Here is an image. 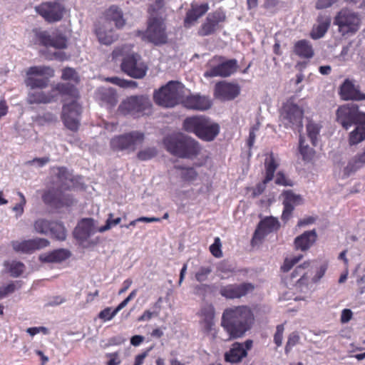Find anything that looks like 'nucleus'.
Listing matches in <instances>:
<instances>
[{"label": "nucleus", "instance_id": "nucleus-59", "mask_svg": "<svg viewBox=\"0 0 365 365\" xmlns=\"http://www.w3.org/2000/svg\"><path fill=\"white\" fill-rule=\"evenodd\" d=\"M116 312L111 307H106L98 314V318L103 322L111 320L115 315Z\"/></svg>", "mask_w": 365, "mask_h": 365}, {"label": "nucleus", "instance_id": "nucleus-53", "mask_svg": "<svg viewBox=\"0 0 365 365\" xmlns=\"http://www.w3.org/2000/svg\"><path fill=\"white\" fill-rule=\"evenodd\" d=\"M303 257L302 255L294 256L292 258H286L284 261L283 265L281 267V269L284 272H289L293 266L298 263Z\"/></svg>", "mask_w": 365, "mask_h": 365}, {"label": "nucleus", "instance_id": "nucleus-62", "mask_svg": "<svg viewBox=\"0 0 365 365\" xmlns=\"http://www.w3.org/2000/svg\"><path fill=\"white\" fill-rule=\"evenodd\" d=\"M228 272V263L226 261H222L217 264V273L222 279L226 278L225 276Z\"/></svg>", "mask_w": 365, "mask_h": 365}, {"label": "nucleus", "instance_id": "nucleus-1", "mask_svg": "<svg viewBox=\"0 0 365 365\" xmlns=\"http://www.w3.org/2000/svg\"><path fill=\"white\" fill-rule=\"evenodd\" d=\"M133 46L124 44L116 47L112 52L113 59L123 57L120 64L121 70L128 76L137 79H141L146 75L148 66L142 60L140 55L130 53Z\"/></svg>", "mask_w": 365, "mask_h": 365}, {"label": "nucleus", "instance_id": "nucleus-54", "mask_svg": "<svg viewBox=\"0 0 365 365\" xmlns=\"http://www.w3.org/2000/svg\"><path fill=\"white\" fill-rule=\"evenodd\" d=\"M113 215L112 213H110L108 215V217L106 222V225L99 227L98 231L100 232H103L106 230H110L112 227L115 226L120 222V221H121L120 217H117L115 219H113Z\"/></svg>", "mask_w": 365, "mask_h": 365}, {"label": "nucleus", "instance_id": "nucleus-17", "mask_svg": "<svg viewBox=\"0 0 365 365\" xmlns=\"http://www.w3.org/2000/svg\"><path fill=\"white\" fill-rule=\"evenodd\" d=\"M13 249L17 252L31 254L34 252L45 248L49 245V241L44 238H35L32 240L12 241Z\"/></svg>", "mask_w": 365, "mask_h": 365}, {"label": "nucleus", "instance_id": "nucleus-3", "mask_svg": "<svg viewBox=\"0 0 365 365\" xmlns=\"http://www.w3.org/2000/svg\"><path fill=\"white\" fill-rule=\"evenodd\" d=\"M163 144L168 152L180 158L193 159L202 149L197 140L181 133L165 137Z\"/></svg>", "mask_w": 365, "mask_h": 365}, {"label": "nucleus", "instance_id": "nucleus-24", "mask_svg": "<svg viewBox=\"0 0 365 365\" xmlns=\"http://www.w3.org/2000/svg\"><path fill=\"white\" fill-rule=\"evenodd\" d=\"M54 93H57L58 96H61L64 98V101H76L80 98L79 91L77 88L69 83H58L52 88Z\"/></svg>", "mask_w": 365, "mask_h": 365}, {"label": "nucleus", "instance_id": "nucleus-44", "mask_svg": "<svg viewBox=\"0 0 365 365\" xmlns=\"http://www.w3.org/2000/svg\"><path fill=\"white\" fill-rule=\"evenodd\" d=\"M321 126L315 123L309 122L307 125V131L313 145H317V137L319 134Z\"/></svg>", "mask_w": 365, "mask_h": 365}, {"label": "nucleus", "instance_id": "nucleus-39", "mask_svg": "<svg viewBox=\"0 0 365 365\" xmlns=\"http://www.w3.org/2000/svg\"><path fill=\"white\" fill-rule=\"evenodd\" d=\"M100 99L108 109L115 106L118 102V96L113 89H105L100 93Z\"/></svg>", "mask_w": 365, "mask_h": 365}, {"label": "nucleus", "instance_id": "nucleus-2", "mask_svg": "<svg viewBox=\"0 0 365 365\" xmlns=\"http://www.w3.org/2000/svg\"><path fill=\"white\" fill-rule=\"evenodd\" d=\"M161 10L153 6L149 7L150 17L147 21V29L145 31H136V36L141 37L142 40L152 43L155 46L165 44L168 42L165 18L159 16L161 14Z\"/></svg>", "mask_w": 365, "mask_h": 365}, {"label": "nucleus", "instance_id": "nucleus-16", "mask_svg": "<svg viewBox=\"0 0 365 365\" xmlns=\"http://www.w3.org/2000/svg\"><path fill=\"white\" fill-rule=\"evenodd\" d=\"M278 166V163L272 155L269 159H266L264 162L265 176L264 180L262 182L257 184L255 187L250 188L252 197H256L263 193L266 189L267 184L274 178V173Z\"/></svg>", "mask_w": 365, "mask_h": 365}, {"label": "nucleus", "instance_id": "nucleus-19", "mask_svg": "<svg viewBox=\"0 0 365 365\" xmlns=\"http://www.w3.org/2000/svg\"><path fill=\"white\" fill-rule=\"evenodd\" d=\"M36 37L40 44L46 47H53L58 49H63L67 47V39L62 34L51 36L48 32L43 31L36 32Z\"/></svg>", "mask_w": 365, "mask_h": 365}, {"label": "nucleus", "instance_id": "nucleus-21", "mask_svg": "<svg viewBox=\"0 0 365 365\" xmlns=\"http://www.w3.org/2000/svg\"><path fill=\"white\" fill-rule=\"evenodd\" d=\"M339 94L341 98L346 101L365 100V93H361L359 86H356L349 79H346L341 84Z\"/></svg>", "mask_w": 365, "mask_h": 365}, {"label": "nucleus", "instance_id": "nucleus-8", "mask_svg": "<svg viewBox=\"0 0 365 365\" xmlns=\"http://www.w3.org/2000/svg\"><path fill=\"white\" fill-rule=\"evenodd\" d=\"M53 76L54 70L50 66H31L26 71L25 84L32 89H43L48 86L49 78Z\"/></svg>", "mask_w": 365, "mask_h": 365}, {"label": "nucleus", "instance_id": "nucleus-18", "mask_svg": "<svg viewBox=\"0 0 365 365\" xmlns=\"http://www.w3.org/2000/svg\"><path fill=\"white\" fill-rule=\"evenodd\" d=\"M278 220L273 217H266L259 222L252 239V245L259 243L264 237L279 227Z\"/></svg>", "mask_w": 365, "mask_h": 365}, {"label": "nucleus", "instance_id": "nucleus-6", "mask_svg": "<svg viewBox=\"0 0 365 365\" xmlns=\"http://www.w3.org/2000/svg\"><path fill=\"white\" fill-rule=\"evenodd\" d=\"M152 108V103L145 95L130 96L124 99L118 106V113L123 115L134 118L148 114Z\"/></svg>", "mask_w": 365, "mask_h": 365}, {"label": "nucleus", "instance_id": "nucleus-50", "mask_svg": "<svg viewBox=\"0 0 365 365\" xmlns=\"http://www.w3.org/2000/svg\"><path fill=\"white\" fill-rule=\"evenodd\" d=\"M283 195L284 197L283 205H289L294 207V205H299L302 201L300 195L294 194L292 190L284 191Z\"/></svg>", "mask_w": 365, "mask_h": 365}, {"label": "nucleus", "instance_id": "nucleus-38", "mask_svg": "<svg viewBox=\"0 0 365 365\" xmlns=\"http://www.w3.org/2000/svg\"><path fill=\"white\" fill-rule=\"evenodd\" d=\"M200 316L203 317L205 329L206 331H210L213 325L215 317V308L212 304H207L200 309Z\"/></svg>", "mask_w": 365, "mask_h": 365}, {"label": "nucleus", "instance_id": "nucleus-4", "mask_svg": "<svg viewBox=\"0 0 365 365\" xmlns=\"http://www.w3.org/2000/svg\"><path fill=\"white\" fill-rule=\"evenodd\" d=\"M182 129L194 133L198 138L205 141H212L218 135L220 126L209 118L195 115L186 118L182 123Z\"/></svg>", "mask_w": 365, "mask_h": 365}, {"label": "nucleus", "instance_id": "nucleus-26", "mask_svg": "<svg viewBox=\"0 0 365 365\" xmlns=\"http://www.w3.org/2000/svg\"><path fill=\"white\" fill-rule=\"evenodd\" d=\"M104 23L108 26L110 22H113L118 29H122L125 24V19L123 18L122 10L117 6H110L103 13Z\"/></svg>", "mask_w": 365, "mask_h": 365}, {"label": "nucleus", "instance_id": "nucleus-46", "mask_svg": "<svg viewBox=\"0 0 365 365\" xmlns=\"http://www.w3.org/2000/svg\"><path fill=\"white\" fill-rule=\"evenodd\" d=\"M158 154V150L155 147H148L140 150L137 153V158L139 160L146 161L153 159Z\"/></svg>", "mask_w": 365, "mask_h": 365}, {"label": "nucleus", "instance_id": "nucleus-64", "mask_svg": "<svg viewBox=\"0 0 365 365\" xmlns=\"http://www.w3.org/2000/svg\"><path fill=\"white\" fill-rule=\"evenodd\" d=\"M284 205V210H283V212L282 214V220L284 222H287L291 217L294 207L293 205Z\"/></svg>", "mask_w": 365, "mask_h": 365}, {"label": "nucleus", "instance_id": "nucleus-27", "mask_svg": "<svg viewBox=\"0 0 365 365\" xmlns=\"http://www.w3.org/2000/svg\"><path fill=\"white\" fill-rule=\"evenodd\" d=\"M208 9L207 4H202L200 5L192 4L190 9L186 13V16L184 19V26L185 28L192 26L199 18L207 11Z\"/></svg>", "mask_w": 365, "mask_h": 365}, {"label": "nucleus", "instance_id": "nucleus-13", "mask_svg": "<svg viewBox=\"0 0 365 365\" xmlns=\"http://www.w3.org/2000/svg\"><path fill=\"white\" fill-rule=\"evenodd\" d=\"M36 11L45 21L53 23L63 19L65 13V6L62 3V0L46 1L37 6Z\"/></svg>", "mask_w": 365, "mask_h": 365}, {"label": "nucleus", "instance_id": "nucleus-29", "mask_svg": "<svg viewBox=\"0 0 365 365\" xmlns=\"http://www.w3.org/2000/svg\"><path fill=\"white\" fill-rule=\"evenodd\" d=\"M71 252L66 249H57L39 255V260L43 263H61L71 257Z\"/></svg>", "mask_w": 365, "mask_h": 365}, {"label": "nucleus", "instance_id": "nucleus-55", "mask_svg": "<svg viewBox=\"0 0 365 365\" xmlns=\"http://www.w3.org/2000/svg\"><path fill=\"white\" fill-rule=\"evenodd\" d=\"M108 81L122 88L134 87L137 86V83L135 81L123 80L118 77L109 78H108Z\"/></svg>", "mask_w": 365, "mask_h": 365}, {"label": "nucleus", "instance_id": "nucleus-45", "mask_svg": "<svg viewBox=\"0 0 365 365\" xmlns=\"http://www.w3.org/2000/svg\"><path fill=\"white\" fill-rule=\"evenodd\" d=\"M53 221L45 219H38L35 221L34 227L36 232L40 234H47L51 230Z\"/></svg>", "mask_w": 365, "mask_h": 365}, {"label": "nucleus", "instance_id": "nucleus-37", "mask_svg": "<svg viewBox=\"0 0 365 365\" xmlns=\"http://www.w3.org/2000/svg\"><path fill=\"white\" fill-rule=\"evenodd\" d=\"M355 128L349 135V143L355 145L365 140V120L355 124Z\"/></svg>", "mask_w": 365, "mask_h": 365}, {"label": "nucleus", "instance_id": "nucleus-10", "mask_svg": "<svg viewBox=\"0 0 365 365\" xmlns=\"http://www.w3.org/2000/svg\"><path fill=\"white\" fill-rule=\"evenodd\" d=\"M336 121L345 129L364 120V113L359 110V106L354 103L341 106L336 110Z\"/></svg>", "mask_w": 365, "mask_h": 365}, {"label": "nucleus", "instance_id": "nucleus-7", "mask_svg": "<svg viewBox=\"0 0 365 365\" xmlns=\"http://www.w3.org/2000/svg\"><path fill=\"white\" fill-rule=\"evenodd\" d=\"M182 86L178 81H169L158 91H155L153 99L156 104L165 107L173 108L176 106L180 98Z\"/></svg>", "mask_w": 365, "mask_h": 365}, {"label": "nucleus", "instance_id": "nucleus-34", "mask_svg": "<svg viewBox=\"0 0 365 365\" xmlns=\"http://www.w3.org/2000/svg\"><path fill=\"white\" fill-rule=\"evenodd\" d=\"M312 274L310 269V262H304L302 264H300L295 267L294 271L291 274V278L295 279L298 277L297 283L300 287L302 285H307L310 275Z\"/></svg>", "mask_w": 365, "mask_h": 365}, {"label": "nucleus", "instance_id": "nucleus-51", "mask_svg": "<svg viewBox=\"0 0 365 365\" xmlns=\"http://www.w3.org/2000/svg\"><path fill=\"white\" fill-rule=\"evenodd\" d=\"M212 269L210 266H202L195 273V279L197 282H202L206 281L208 276L211 274Z\"/></svg>", "mask_w": 365, "mask_h": 365}, {"label": "nucleus", "instance_id": "nucleus-14", "mask_svg": "<svg viewBox=\"0 0 365 365\" xmlns=\"http://www.w3.org/2000/svg\"><path fill=\"white\" fill-rule=\"evenodd\" d=\"M43 202L48 206L55 209L71 207L74 202L73 196L65 193L60 189H48L42 195Z\"/></svg>", "mask_w": 365, "mask_h": 365}, {"label": "nucleus", "instance_id": "nucleus-48", "mask_svg": "<svg viewBox=\"0 0 365 365\" xmlns=\"http://www.w3.org/2000/svg\"><path fill=\"white\" fill-rule=\"evenodd\" d=\"M21 287V282H11L6 286L0 287V299L6 297L7 295L12 294L16 289H19Z\"/></svg>", "mask_w": 365, "mask_h": 365}, {"label": "nucleus", "instance_id": "nucleus-35", "mask_svg": "<svg viewBox=\"0 0 365 365\" xmlns=\"http://www.w3.org/2000/svg\"><path fill=\"white\" fill-rule=\"evenodd\" d=\"M255 285L250 282L230 284V299H239L254 292Z\"/></svg>", "mask_w": 365, "mask_h": 365}, {"label": "nucleus", "instance_id": "nucleus-57", "mask_svg": "<svg viewBox=\"0 0 365 365\" xmlns=\"http://www.w3.org/2000/svg\"><path fill=\"white\" fill-rule=\"evenodd\" d=\"M275 183L282 186H293V182L287 178L283 172L279 171L276 175Z\"/></svg>", "mask_w": 365, "mask_h": 365}, {"label": "nucleus", "instance_id": "nucleus-42", "mask_svg": "<svg viewBox=\"0 0 365 365\" xmlns=\"http://www.w3.org/2000/svg\"><path fill=\"white\" fill-rule=\"evenodd\" d=\"M214 96L220 100L228 99V83L225 81L217 83L215 86Z\"/></svg>", "mask_w": 365, "mask_h": 365}, {"label": "nucleus", "instance_id": "nucleus-9", "mask_svg": "<svg viewBox=\"0 0 365 365\" xmlns=\"http://www.w3.org/2000/svg\"><path fill=\"white\" fill-rule=\"evenodd\" d=\"M145 135L140 131H131L113 137L110 142V148L114 151L128 150L133 152L138 145L142 144Z\"/></svg>", "mask_w": 365, "mask_h": 365}, {"label": "nucleus", "instance_id": "nucleus-58", "mask_svg": "<svg viewBox=\"0 0 365 365\" xmlns=\"http://www.w3.org/2000/svg\"><path fill=\"white\" fill-rule=\"evenodd\" d=\"M284 331V324H281L277 326L276 332L274 335V342L277 347L282 344L283 334Z\"/></svg>", "mask_w": 365, "mask_h": 365}, {"label": "nucleus", "instance_id": "nucleus-28", "mask_svg": "<svg viewBox=\"0 0 365 365\" xmlns=\"http://www.w3.org/2000/svg\"><path fill=\"white\" fill-rule=\"evenodd\" d=\"M58 99L57 93L51 88L48 92L34 91L30 92L27 97L29 104H47L56 101Z\"/></svg>", "mask_w": 365, "mask_h": 365}, {"label": "nucleus", "instance_id": "nucleus-52", "mask_svg": "<svg viewBox=\"0 0 365 365\" xmlns=\"http://www.w3.org/2000/svg\"><path fill=\"white\" fill-rule=\"evenodd\" d=\"M299 152L304 160H310L314 155V150L308 145H304V140L299 139Z\"/></svg>", "mask_w": 365, "mask_h": 365}, {"label": "nucleus", "instance_id": "nucleus-33", "mask_svg": "<svg viewBox=\"0 0 365 365\" xmlns=\"http://www.w3.org/2000/svg\"><path fill=\"white\" fill-rule=\"evenodd\" d=\"M217 60L218 58L215 57L209 62L210 68L205 72V77L212 78L228 76V61H225L215 65V63Z\"/></svg>", "mask_w": 365, "mask_h": 365}, {"label": "nucleus", "instance_id": "nucleus-31", "mask_svg": "<svg viewBox=\"0 0 365 365\" xmlns=\"http://www.w3.org/2000/svg\"><path fill=\"white\" fill-rule=\"evenodd\" d=\"M317 25L314 26L311 32L310 37L317 40L324 36L331 24V18L329 16L319 15L317 19Z\"/></svg>", "mask_w": 365, "mask_h": 365}, {"label": "nucleus", "instance_id": "nucleus-61", "mask_svg": "<svg viewBox=\"0 0 365 365\" xmlns=\"http://www.w3.org/2000/svg\"><path fill=\"white\" fill-rule=\"evenodd\" d=\"M337 1L338 0H317L315 4V8L318 10L327 9Z\"/></svg>", "mask_w": 365, "mask_h": 365}, {"label": "nucleus", "instance_id": "nucleus-23", "mask_svg": "<svg viewBox=\"0 0 365 365\" xmlns=\"http://www.w3.org/2000/svg\"><path fill=\"white\" fill-rule=\"evenodd\" d=\"M253 341L246 340L244 343L235 342L230 349V363H238L247 356V351L252 347Z\"/></svg>", "mask_w": 365, "mask_h": 365}, {"label": "nucleus", "instance_id": "nucleus-36", "mask_svg": "<svg viewBox=\"0 0 365 365\" xmlns=\"http://www.w3.org/2000/svg\"><path fill=\"white\" fill-rule=\"evenodd\" d=\"M294 52L302 58H311L314 54L312 44L305 39L299 40L295 43Z\"/></svg>", "mask_w": 365, "mask_h": 365}, {"label": "nucleus", "instance_id": "nucleus-25", "mask_svg": "<svg viewBox=\"0 0 365 365\" xmlns=\"http://www.w3.org/2000/svg\"><path fill=\"white\" fill-rule=\"evenodd\" d=\"M317 240V234L315 230L305 231L294 239V249L302 252L307 251L314 245Z\"/></svg>", "mask_w": 365, "mask_h": 365}, {"label": "nucleus", "instance_id": "nucleus-43", "mask_svg": "<svg viewBox=\"0 0 365 365\" xmlns=\"http://www.w3.org/2000/svg\"><path fill=\"white\" fill-rule=\"evenodd\" d=\"M174 168L182 170L181 178L184 181H192L195 180L197 176V173L193 168H185L182 165H175Z\"/></svg>", "mask_w": 365, "mask_h": 365}, {"label": "nucleus", "instance_id": "nucleus-47", "mask_svg": "<svg viewBox=\"0 0 365 365\" xmlns=\"http://www.w3.org/2000/svg\"><path fill=\"white\" fill-rule=\"evenodd\" d=\"M58 173L56 174V178L58 181L61 183V186L63 187L66 182H73V178L72 174L69 172V170L66 167H58L57 168Z\"/></svg>", "mask_w": 365, "mask_h": 365}, {"label": "nucleus", "instance_id": "nucleus-30", "mask_svg": "<svg viewBox=\"0 0 365 365\" xmlns=\"http://www.w3.org/2000/svg\"><path fill=\"white\" fill-rule=\"evenodd\" d=\"M225 19V16L222 15L220 12H214L209 14L206 19L205 22L201 26L198 31L200 36H208L212 34L218 24Z\"/></svg>", "mask_w": 365, "mask_h": 365}, {"label": "nucleus", "instance_id": "nucleus-12", "mask_svg": "<svg viewBox=\"0 0 365 365\" xmlns=\"http://www.w3.org/2000/svg\"><path fill=\"white\" fill-rule=\"evenodd\" d=\"M304 110L297 104L288 101L282 108L281 118L285 128H302Z\"/></svg>", "mask_w": 365, "mask_h": 365}, {"label": "nucleus", "instance_id": "nucleus-11", "mask_svg": "<svg viewBox=\"0 0 365 365\" xmlns=\"http://www.w3.org/2000/svg\"><path fill=\"white\" fill-rule=\"evenodd\" d=\"M82 106L76 101L65 103L61 114L64 126L73 132H77L81 125Z\"/></svg>", "mask_w": 365, "mask_h": 365}, {"label": "nucleus", "instance_id": "nucleus-49", "mask_svg": "<svg viewBox=\"0 0 365 365\" xmlns=\"http://www.w3.org/2000/svg\"><path fill=\"white\" fill-rule=\"evenodd\" d=\"M61 79L63 81H73L76 83L80 82V77L73 68L66 67L62 70Z\"/></svg>", "mask_w": 365, "mask_h": 365}, {"label": "nucleus", "instance_id": "nucleus-40", "mask_svg": "<svg viewBox=\"0 0 365 365\" xmlns=\"http://www.w3.org/2000/svg\"><path fill=\"white\" fill-rule=\"evenodd\" d=\"M4 266L8 269L10 275L13 277L21 276L25 270L24 264L18 261L5 262Z\"/></svg>", "mask_w": 365, "mask_h": 365}, {"label": "nucleus", "instance_id": "nucleus-41", "mask_svg": "<svg viewBox=\"0 0 365 365\" xmlns=\"http://www.w3.org/2000/svg\"><path fill=\"white\" fill-rule=\"evenodd\" d=\"M51 235L58 240L63 241L66 238V231L61 222L53 221L49 231Z\"/></svg>", "mask_w": 365, "mask_h": 365}, {"label": "nucleus", "instance_id": "nucleus-20", "mask_svg": "<svg viewBox=\"0 0 365 365\" xmlns=\"http://www.w3.org/2000/svg\"><path fill=\"white\" fill-rule=\"evenodd\" d=\"M96 232L94 220L92 218H83L76 227L73 235L77 240L84 242Z\"/></svg>", "mask_w": 365, "mask_h": 365}, {"label": "nucleus", "instance_id": "nucleus-22", "mask_svg": "<svg viewBox=\"0 0 365 365\" xmlns=\"http://www.w3.org/2000/svg\"><path fill=\"white\" fill-rule=\"evenodd\" d=\"M183 104L188 109L203 111L211 108L212 101L207 96L190 95L185 98Z\"/></svg>", "mask_w": 365, "mask_h": 365}, {"label": "nucleus", "instance_id": "nucleus-15", "mask_svg": "<svg viewBox=\"0 0 365 365\" xmlns=\"http://www.w3.org/2000/svg\"><path fill=\"white\" fill-rule=\"evenodd\" d=\"M360 18L357 14L349 9H342L335 17L334 24L343 34L357 31L360 26Z\"/></svg>", "mask_w": 365, "mask_h": 365}, {"label": "nucleus", "instance_id": "nucleus-5", "mask_svg": "<svg viewBox=\"0 0 365 365\" xmlns=\"http://www.w3.org/2000/svg\"><path fill=\"white\" fill-rule=\"evenodd\" d=\"M255 321L254 314L248 306L230 308V338L241 337Z\"/></svg>", "mask_w": 365, "mask_h": 365}, {"label": "nucleus", "instance_id": "nucleus-56", "mask_svg": "<svg viewBox=\"0 0 365 365\" xmlns=\"http://www.w3.org/2000/svg\"><path fill=\"white\" fill-rule=\"evenodd\" d=\"M299 336L297 332H292L289 336L285 346V352L289 353L293 346L297 345L299 341Z\"/></svg>", "mask_w": 365, "mask_h": 365}, {"label": "nucleus", "instance_id": "nucleus-32", "mask_svg": "<svg viewBox=\"0 0 365 365\" xmlns=\"http://www.w3.org/2000/svg\"><path fill=\"white\" fill-rule=\"evenodd\" d=\"M95 34L98 41L105 45H110L118 38V35L113 29H108V26L103 24L96 27Z\"/></svg>", "mask_w": 365, "mask_h": 365}, {"label": "nucleus", "instance_id": "nucleus-60", "mask_svg": "<svg viewBox=\"0 0 365 365\" xmlns=\"http://www.w3.org/2000/svg\"><path fill=\"white\" fill-rule=\"evenodd\" d=\"M251 66L250 63L244 69H242L238 65L235 59H230V75L237 71H240L242 73H246Z\"/></svg>", "mask_w": 365, "mask_h": 365}, {"label": "nucleus", "instance_id": "nucleus-63", "mask_svg": "<svg viewBox=\"0 0 365 365\" xmlns=\"http://www.w3.org/2000/svg\"><path fill=\"white\" fill-rule=\"evenodd\" d=\"M210 251L213 256L215 257H220L222 256V252L220 250V243L219 239H216L215 242L210 245Z\"/></svg>", "mask_w": 365, "mask_h": 365}]
</instances>
